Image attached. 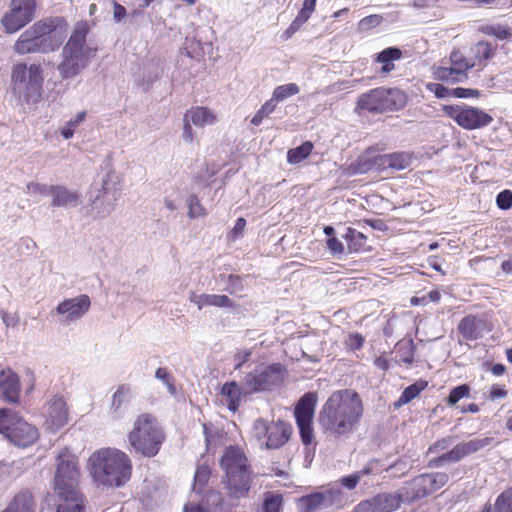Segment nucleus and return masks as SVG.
Returning a JSON list of instances; mask_svg holds the SVG:
<instances>
[{"label":"nucleus","mask_w":512,"mask_h":512,"mask_svg":"<svg viewBox=\"0 0 512 512\" xmlns=\"http://www.w3.org/2000/svg\"><path fill=\"white\" fill-rule=\"evenodd\" d=\"M0 433L20 448L32 445L38 439V430L8 408H0Z\"/></svg>","instance_id":"9"},{"label":"nucleus","mask_w":512,"mask_h":512,"mask_svg":"<svg viewBox=\"0 0 512 512\" xmlns=\"http://www.w3.org/2000/svg\"><path fill=\"white\" fill-rule=\"evenodd\" d=\"M483 34L494 36L498 40H509L512 38V29L501 24H486L479 28Z\"/></svg>","instance_id":"41"},{"label":"nucleus","mask_w":512,"mask_h":512,"mask_svg":"<svg viewBox=\"0 0 512 512\" xmlns=\"http://www.w3.org/2000/svg\"><path fill=\"white\" fill-rule=\"evenodd\" d=\"M364 413L360 395L352 389L333 392L322 406L318 421L324 433L339 439L348 438Z\"/></svg>","instance_id":"1"},{"label":"nucleus","mask_w":512,"mask_h":512,"mask_svg":"<svg viewBox=\"0 0 512 512\" xmlns=\"http://www.w3.org/2000/svg\"><path fill=\"white\" fill-rule=\"evenodd\" d=\"M480 94L479 90L471 88L457 87L451 89L452 98H471L478 97Z\"/></svg>","instance_id":"59"},{"label":"nucleus","mask_w":512,"mask_h":512,"mask_svg":"<svg viewBox=\"0 0 512 512\" xmlns=\"http://www.w3.org/2000/svg\"><path fill=\"white\" fill-rule=\"evenodd\" d=\"M313 150V143L305 141L301 145L291 148L287 152V161L292 165H296L309 157Z\"/></svg>","instance_id":"40"},{"label":"nucleus","mask_w":512,"mask_h":512,"mask_svg":"<svg viewBox=\"0 0 512 512\" xmlns=\"http://www.w3.org/2000/svg\"><path fill=\"white\" fill-rule=\"evenodd\" d=\"M163 73V69L157 63H150L147 66V72L143 78V87L145 90H149L153 83L157 81Z\"/></svg>","instance_id":"47"},{"label":"nucleus","mask_w":512,"mask_h":512,"mask_svg":"<svg viewBox=\"0 0 512 512\" xmlns=\"http://www.w3.org/2000/svg\"><path fill=\"white\" fill-rule=\"evenodd\" d=\"M187 204H188V216L191 219L198 218L200 216L205 215V209L200 203V200L197 195L190 194L187 198Z\"/></svg>","instance_id":"50"},{"label":"nucleus","mask_w":512,"mask_h":512,"mask_svg":"<svg viewBox=\"0 0 512 512\" xmlns=\"http://www.w3.org/2000/svg\"><path fill=\"white\" fill-rule=\"evenodd\" d=\"M481 512H512V488L503 491L494 506L486 504Z\"/></svg>","instance_id":"38"},{"label":"nucleus","mask_w":512,"mask_h":512,"mask_svg":"<svg viewBox=\"0 0 512 512\" xmlns=\"http://www.w3.org/2000/svg\"><path fill=\"white\" fill-rule=\"evenodd\" d=\"M402 57V51L398 47H388L376 55L375 61L382 64L381 72L387 74L394 68V61Z\"/></svg>","instance_id":"33"},{"label":"nucleus","mask_w":512,"mask_h":512,"mask_svg":"<svg viewBox=\"0 0 512 512\" xmlns=\"http://www.w3.org/2000/svg\"><path fill=\"white\" fill-rule=\"evenodd\" d=\"M121 193L120 177L114 171H108L101 181V186H93L89 191L92 208L100 217L108 216L114 210Z\"/></svg>","instance_id":"10"},{"label":"nucleus","mask_w":512,"mask_h":512,"mask_svg":"<svg viewBox=\"0 0 512 512\" xmlns=\"http://www.w3.org/2000/svg\"><path fill=\"white\" fill-rule=\"evenodd\" d=\"M403 501L401 493H380L361 501L354 508V512H391L399 508Z\"/></svg>","instance_id":"21"},{"label":"nucleus","mask_w":512,"mask_h":512,"mask_svg":"<svg viewBox=\"0 0 512 512\" xmlns=\"http://www.w3.org/2000/svg\"><path fill=\"white\" fill-rule=\"evenodd\" d=\"M221 467L225 470L223 483L234 498L247 495L250 490V470L248 460L238 446H229L221 457Z\"/></svg>","instance_id":"6"},{"label":"nucleus","mask_w":512,"mask_h":512,"mask_svg":"<svg viewBox=\"0 0 512 512\" xmlns=\"http://www.w3.org/2000/svg\"><path fill=\"white\" fill-rule=\"evenodd\" d=\"M56 471L54 476V492L80 491V469L78 458L68 448L61 449L56 455Z\"/></svg>","instance_id":"11"},{"label":"nucleus","mask_w":512,"mask_h":512,"mask_svg":"<svg viewBox=\"0 0 512 512\" xmlns=\"http://www.w3.org/2000/svg\"><path fill=\"white\" fill-rule=\"evenodd\" d=\"M454 440L455 437L453 436H446L438 439L428 447L427 454L439 453L447 450L454 443Z\"/></svg>","instance_id":"53"},{"label":"nucleus","mask_w":512,"mask_h":512,"mask_svg":"<svg viewBox=\"0 0 512 512\" xmlns=\"http://www.w3.org/2000/svg\"><path fill=\"white\" fill-rule=\"evenodd\" d=\"M47 417L51 428L59 429L63 427L68 420V410L66 402L62 397H54L48 403Z\"/></svg>","instance_id":"24"},{"label":"nucleus","mask_w":512,"mask_h":512,"mask_svg":"<svg viewBox=\"0 0 512 512\" xmlns=\"http://www.w3.org/2000/svg\"><path fill=\"white\" fill-rule=\"evenodd\" d=\"M485 322L473 315L464 317L458 324V332L468 341H474L483 336Z\"/></svg>","instance_id":"27"},{"label":"nucleus","mask_w":512,"mask_h":512,"mask_svg":"<svg viewBox=\"0 0 512 512\" xmlns=\"http://www.w3.org/2000/svg\"><path fill=\"white\" fill-rule=\"evenodd\" d=\"M87 22L79 21L63 47L62 61L58 65V71L62 79H70L77 76L88 66L91 58L95 56L96 49L86 45L89 33Z\"/></svg>","instance_id":"4"},{"label":"nucleus","mask_w":512,"mask_h":512,"mask_svg":"<svg viewBox=\"0 0 512 512\" xmlns=\"http://www.w3.org/2000/svg\"><path fill=\"white\" fill-rule=\"evenodd\" d=\"M496 205L501 210H509L512 207V191L502 190L496 196Z\"/></svg>","instance_id":"55"},{"label":"nucleus","mask_w":512,"mask_h":512,"mask_svg":"<svg viewBox=\"0 0 512 512\" xmlns=\"http://www.w3.org/2000/svg\"><path fill=\"white\" fill-rule=\"evenodd\" d=\"M67 27L63 17L41 19L19 36L14 51L19 55L55 51L62 45Z\"/></svg>","instance_id":"2"},{"label":"nucleus","mask_w":512,"mask_h":512,"mask_svg":"<svg viewBox=\"0 0 512 512\" xmlns=\"http://www.w3.org/2000/svg\"><path fill=\"white\" fill-rule=\"evenodd\" d=\"M407 102L404 92L397 88L378 87L362 93L356 103V111H366L372 114L397 111Z\"/></svg>","instance_id":"8"},{"label":"nucleus","mask_w":512,"mask_h":512,"mask_svg":"<svg viewBox=\"0 0 512 512\" xmlns=\"http://www.w3.org/2000/svg\"><path fill=\"white\" fill-rule=\"evenodd\" d=\"M495 50L496 46H493L491 43L479 41L471 47L472 61H475L476 65H480L491 59L495 54Z\"/></svg>","instance_id":"34"},{"label":"nucleus","mask_w":512,"mask_h":512,"mask_svg":"<svg viewBox=\"0 0 512 512\" xmlns=\"http://www.w3.org/2000/svg\"><path fill=\"white\" fill-rule=\"evenodd\" d=\"M189 300L190 302L197 305L199 310L206 306H215L221 308H232L234 306V302L226 295L196 294L195 292H191Z\"/></svg>","instance_id":"28"},{"label":"nucleus","mask_w":512,"mask_h":512,"mask_svg":"<svg viewBox=\"0 0 512 512\" xmlns=\"http://www.w3.org/2000/svg\"><path fill=\"white\" fill-rule=\"evenodd\" d=\"M248 394L243 384L236 381L226 382L221 388V395L226 398L227 408L232 412L238 410L242 397Z\"/></svg>","instance_id":"30"},{"label":"nucleus","mask_w":512,"mask_h":512,"mask_svg":"<svg viewBox=\"0 0 512 512\" xmlns=\"http://www.w3.org/2000/svg\"><path fill=\"white\" fill-rule=\"evenodd\" d=\"M0 317L7 327H15L19 322V316L16 313L9 314L3 309H0Z\"/></svg>","instance_id":"60"},{"label":"nucleus","mask_w":512,"mask_h":512,"mask_svg":"<svg viewBox=\"0 0 512 512\" xmlns=\"http://www.w3.org/2000/svg\"><path fill=\"white\" fill-rule=\"evenodd\" d=\"M35 9L36 0H12L10 10L1 19L5 31L11 34L26 26L32 21Z\"/></svg>","instance_id":"19"},{"label":"nucleus","mask_w":512,"mask_h":512,"mask_svg":"<svg viewBox=\"0 0 512 512\" xmlns=\"http://www.w3.org/2000/svg\"><path fill=\"white\" fill-rule=\"evenodd\" d=\"M371 468L366 467L352 474L342 476L338 482L340 485L348 490H353L360 482L363 476L370 474Z\"/></svg>","instance_id":"45"},{"label":"nucleus","mask_w":512,"mask_h":512,"mask_svg":"<svg viewBox=\"0 0 512 512\" xmlns=\"http://www.w3.org/2000/svg\"><path fill=\"white\" fill-rule=\"evenodd\" d=\"M128 440L136 453L150 458L158 454L165 435L153 416L142 414L134 421Z\"/></svg>","instance_id":"7"},{"label":"nucleus","mask_w":512,"mask_h":512,"mask_svg":"<svg viewBox=\"0 0 512 512\" xmlns=\"http://www.w3.org/2000/svg\"><path fill=\"white\" fill-rule=\"evenodd\" d=\"M284 379V367L280 363L258 365L243 379L247 393L271 391L279 387Z\"/></svg>","instance_id":"13"},{"label":"nucleus","mask_w":512,"mask_h":512,"mask_svg":"<svg viewBox=\"0 0 512 512\" xmlns=\"http://www.w3.org/2000/svg\"><path fill=\"white\" fill-rule=\"evenodd\" d=\"M187 114L189 121L198 127L211 125L215 122L214 114L206 107L192 108Z\"/></svg>","instance_id":"37"},{"label":"nucleus","mask_w":512,"mask_h":512,"mask_svg":"<svg viewBox=\"0 0 512 512\" xmlns=\"http://www.w3.org/2000/svg\"><path fill=\"white\" fill-rule=\"evenodd\" d=\"M470 387L467 384H461L451 389L449 395L446 398V404L448 406L456 405L461 399L469 397Z\"/></svg>","instance_id":"48"},{"label":"nucleus","mask_w":512,"mask_h":512,"mask_svg":"<svg viewBox=\"0 0 512 512\" xmlns=\"http://www.w3.org/2000/svg\"><path fill=\"white\" fill-rule=\"evenodd\" d=\"M210 478V469L206 465L199 466L194 476V491L200 492Z\"/></svg>","instance_id":"51"},{"label":"nucleus","mask_w":512,"mask_h":512,"mask_svg":"<svg viewBox=\"0 0 512 512\" xmlns=\"http://www.w3.org/2000/svg\"><path fill=\"white\" fill-rule=\"evenodd\" d=\"M184 125H183V133L182 138L186 143H191L194 139L193 129L191 127V122L189 121L188 114L184 117Z\"/></svg>","instance_id":"61"},{"label":"nucleus","mask_w":512,"mask_h":512,"mask_svg":"<svg viewBox=\"0 0 512 512\" xmlns=\"http://www.w3.org/2000/svg\"><path fill=\"white\" fill-rule=\"evenodd\" d=\"M365 342L364 337L359 333H351L345 340V347L350 351H356L362 348Z\"/></svg>","instance_id":"56"},{"label":"nucleus","mask_w":512,"mask_h":512,"mask_svg":"<svg viewBox=\"0 0 512 512\" xmlns=\"http://www.w3.org/2000/svg\"><path fill=\"white\" fill-rule=\"evenodd\" d=\"M19 246L22 251L25 250L29 254H32L37 247L35 241L29 237L21 238Z\"/></svg>","instance_id":"63"},{"label":"nucleus","mask_w":512,"mask_h":512,"mask_svg":"<svg viewBox=\"0 0 512 512\" xmlns=\"http://www.w3.org/2000/svg\"><path fill=\"white\" fill-rule=\"evenodd\" d=\"M448 64L454 65L456 68L468 73L470 69L476 66L475 61L466 58L459 50H453L450 53Z\"/></svg>","instance_id":"43"},{"label":"nucleus","mask_w":512,"mask_h":512,"mask_svg":"<svg viewBox=\"0 0 512 512\" xmlns=\"http://www.w3.org/2000/svg\"><path fill=\"white\" fill-rule=\"evenodd\" d=\"M381 21H382V17L379 15L374 14V15L366 16L360 20L359 29L361 31L369 30L371 28L378 26L381 23Z\"/></svg>","instance_id":"58"},{"label":"nucleus","mask_w":512,"mask_h":512,"mask_svg":"<svg viewBox=\"0 0 512 512\" xmlns=\"http://www.w3.org/2000/svg\"><path fill=\"white\" fill-rule=\"evenodd\" d=\"M277 108V104L271 98L267 100L251 119V124L259 126L262 121L269 117Z\"/></svg>","instance_id":"46"},{"label":"nucleus","mask_w":512,"mask_h":512,"mask_svg":"<svg viewBox=\"0 0 512 512\" xmlns=\"http://www.w3.org/2000/svg\"><path fill=\"white\" fill-rule=\"evenodd\" d=\"M81 194L77 190H70L62 185H55L52 190L53 207L71 208L80 203Z\"/></svg>","instance_id":"26"},{"label":"nucleus","mask_w":512,"mask_h":512,"mask_svg":"<svg viewBox=\"0 0 512 512\" xmlns=\"http://www.w3.org/2000/svg\"><path fill=\"white\" fill-rule=\"evenodd\" d=\"M416 345L412 339H402L395 345V353L400 362L411 365L414 362Z\"/></svg>","instance_id":"35"},{"label":"nucleus","mask_w":512,"mask_h":512,"mask_svg":"<svg viewBox=\"0 0 512 512\" xmlns=\"http://www.w3.org/2000/svg\"><path fill=\"white\" fill-rule=\"evenodd\" d=\"M282 495L279 493H268L262 505V512H280L282 506Z\"/></svg>","instance_id":"49"},{"label":"nucleus","mask_w":512,"mask_h":512,"mask_svg":"<svg viewBox=\"0 0 512 512\" xmlns=\"http://www.w3.org/2000/svg\"><path fill=\"white\" fill-rule=\"evenodd\" d=\"M411 157L406 152H394L385 154L378 158V164L383 167L392 168L394 170H403L409 167Z\"/></svg>","instance_id":"32"},{"label":"nucleus","mask_w":512,"mask_h":512,"mask_svg":"<svg viewBox=\"0 0 512 512\" xmlns=\"http://www.w3.org/2000/svg\"><path fill=\"white\" fill-rule=\"evenodd\" d=\"M317 395L307 392L300 397L294 408V417L299 430L301 441L304 445H310L314 440L312 427Z\"/></svg>","instance_id":"16"},{"label":"nucleus","mask_w":512,"mask_h":512,"mask_svg":"<svg viewBox=\"0 0 512 512\" xmlns=\"http://www.w3.org/2000/svg\"><path fill=\"white\" fill-rule=\"evenodd\" d=\"M0 389L5 402L16 404L20 399V380L10 368L0 370Z\"/></svg>","instance_id":"23"},{"label":"nucleus","mask_w":512,"mask_h":512,"mask_svg":"<svg viewBox=\"0 0 512 512\" xmlns=\"http://www.w3.org/2000/svg\"><path fill=\"white\" fill-rule=\"evenodd\" d=\"M427 89L439 99L452 98L451 89L440 83H428Z\"/></svg>","instance_id":"57"},{"label":"nucleus","mask_w":512,"mask_h":512,"mask_svg":"<svg viewBox=\"0 0 512 512\" xmlns=\"http://www.w3.org/2000/svg\"><path fill=\"white\" fill-rule=\"evenodd\" d=\"M3 512H35L34 496L28 489L21 490Z\"/></svg>","instance_id":"31"},{"label":"nucleus","mask_w":512,"mask_h":512,"mask_svg":"<svg viewBox=\"0 0 512 512\" xmlns=\"http://www.w3.org/2000/svg\"><path fill=\"white\" fill-rule=\"evenodd\" d=\"M56 512H85L84 499L81 491L56 493Z\"/></svg>","instance_id":"25"},{"label":"nucleus","mask_w":512,"mask_h":512,"mask_svg":"<svg viewBox=\"0 0 512 512\" xmlns=\"http://www.w3.org/2000/svg\"><path fill=\"white\" fill-rule=\"evenodd\" d=\"M43 76L39 64L18 63L11 73V90L17 103L31 109L42 97Z\"/></svg>","instance_id":"5"},{"label":"nucleus","mask_w":512,"mask_h":512,"mask_svg":"<svg viewBox=\"0 0 512 512\" xmlns=\"http://www.w3.org/2000/svg\"><path fill=\"white\" fill-rule=\"evenodd\" d=\"M443 112L466 130H476L488 126L493 118L488 113L472 106L444 105Z\"/></svg>","instance_id":"17"},{"label":"nucleus","mask_w":512,"mask_h":512,"mask_svg":"<svg viewBox=\"0 0 512 512\" xmlns=\"http://www.w3.org/2000/svg\"><path fill=\"white\" fill-rule=\"evenodd\" d=\"M133 398V389L130 384H120L117 386L111 398L109 415L114 420L124 418Z\"/></svg>","instance_id":"22"},{"label":"nucleus","mask_w":512,"mask_h":512,"mask_svg":"<svg viewBox=\"0 0 512 512\" xmlns=\"http://www.w3.org/2000/svg\"><path fill=\"white\" fill-rule=\"evenodd\" d=\"M343 238L347 242L348 250L350 253L364 250L367 237L362 232H359L354 228L348 227Z\"/></svg>","instance_id":"39"},{"label":"nucleus","mask_w":512,"mask_h":512,"mask_svg":"<svg viewBox=\"0 0 512 512\" xmlns=\"http://www.w3.org/2000/svg\"><path fill=\"white\" fill-rule=\"evenodd\" d=\"M347 497L339 488H329L301 496L297 500L299 512H330L344 507Z\"/></svg>","instance_id":"14"},{"label":"nucleus","mask_w":512,"mask_h":512,"mask_svg":"<svg viewBox=\"0 0 512 512\" xmlns=\"http://www.w3.org/2000/svg\"><path fill=\"white\" fill-rule=\"evenodd\" d=\"M253 433L259 441L265 439L264 444L267 449H277L289 440L291 430L283 421L268 422L258 418L253 424Z\"/></svg>","instance_id":"18"},{"label":"nucleus","mask_w":512,"mask_h":512,"mask_svg":"<svg viewBox=\"0 0 512 512\" xmlns=\"http://www.w3.org/2000/svg\"><path fill=\"white\" fill-rule=\"evenodd\" d=\"M221 278H226L227 286L223 289L229 294L233 295L243 290V279L234 274H230L227 277L220 275Z\"/></svg>","instance_id":"52"},{"label":"nucleus","mask_w":512,"mask_h":512,"mask_svg":"<svg viewBox=\"0 0 512 512\" xmlns=\"http://www.w3.org/2000/svg\"><path fill=\"white\" fill-rule=\"evenodd\" d=\"M492 445H494V438L492 437L474 438L467 442H460L452 449L431 458L427 463V467L442 468L446 465L460 462L463 458Z\"/></svg>","instance_id":"15"},{"label":"nucleus","mask_w":512,"mask_h":512,"mask_svg":"<svg viewBox=\"0 0 512 512\" xmlns=\"http://www.w3.org/2000/svg\"><path fill=\"white\" fill-rule=\"evenodd\" d=\"M327 246L333 254H341L344 252L343 243L336 237H331L327 240Z\"/></svg>","instance_id":"62"},{"label":"nucleus","mask_w":512,"mask_h":512,"mask_svg":"<svg viewBox=\"0 0 512 512\" xmlns=\"http://www.w3.org/2000/svg\"><path fill=\"white\" fill-rule=\"evenodd\" d=\"M55 185H47V184H40L36 182H29L27 184V193L34 195V194H40L44 196L50 195L52 197V190L54 189Z\"/></svg>","instance_id":"54"},{"label":"nucleus","mask_w":512,"mask_h":512,"mask_svg":"<svg viewBox=\"0 0 512 512\" xmlns=\"http://www.w3.org/2000/svg\"><path fill=\"white\" fill-rule=\"evenodd\" d=\"M299 92L300 87L296 83H288L277 86L272 93L271 99L274 100L276 104H278L279 102H283L287 98L294 96Z\"/></svg>","instance_id":"42"},{"label":"nucleus","mask_w":512,"mask_h":512,"mask_svg":"<svg viewBox=\"0 0 512 512\" xmlns=\"http://www.w3.org/2000/svg\"><path fill=\"white\" fill-rule=\"evenodd\" d=\"M89 467L94 480L104 486L121 487L131 477L132 465L129 457L117 449H101L89 458Z\"/></svg>","instance_id":"3"},{"label":"nucleus","mask_w":512,"mask_h":512,"mask_svg":"<svg viewBox=\"0 0 512 512\" xmlns=\"http://www.w3.org/2000/svg\"><path fill=\"white\" fill-rule=\"evenodd\" d=\"M86 118V111H80L76 114L73 119H70L65 125L62 127L60 134L61 136L68 140L74 136L76 128L84 122Z\"/></svg>","instance_id":"44"},{"label":"nucleus","mask_w":512,"mask_h":512,"mask_svg":"<svg viewBox=\"0 0 512 512\" xmlns=\"http://www.w3.org/2000/svg\"><path fill=\"white\" fill-rule=\"evenodd\" d=\"M428 386V382L426 380L419 379L415 383L407 386L401 393L397 402H395V406L399 407L405 404H408L413 399H415L424 389Z\"/></svg>","instance_id":"36"},{"label":"nucleus","mask_w":512,"mask_h":512,"mask_svg":"<svg viewBox=\"0 0 512 512\" xmlns=\"http://www.w3.org/2000/svg\"><path fill=\"white\" fill-rule=\"evenodd\" d=\"M433 75L436 80L447 82V83H462L468 79V73L456 68L448 62H443L440 66L433 68Z\"/></svg>","instance_id":"29"},{"label":"nucleus","mask_w":512,"mask_h":512,"mask_svg":"<svg viewBox=\"0 0 512 512\" xmlns=\"http://www.w3.org/2000/svg\"><path fill=\"white\" fill-rule=\"evenodd\" d=\"M301 26L302 24L294 19L289 27L283 32L282 38L285 40L291 38L301 28Z\"/></svg>","instance_id":"64"},{"label":"nucleus","mask_w":512,"mask_h":512,"mask_svg":"<svg viewBox=\"0 0 512 512\" xmlns=\"http://www.w3.org/2000/svg\"><path fill=\"white\" fill-rule=\"evenodd\" d=\"M91 301L88 295L82 294L74 298L65 299L55 308V312L63 316L62 324L70 325L81 319L90 309Z\"/></svg>","instance_id":"20"},{"label":"nucleus","mask_w":512,"mask_h":512,"mask_svg":"<svg viewBox=\"0 0 512 512\" xmlns=\"http://www.w3.org/2000/svg\"><path fill=\"white\" fill-rule=\"evenodd\" d=\"M448 481L449 475L446 472L419 474L404 483L401 490L403 501L411 503L426 498L444 487Z\"/></svg>","instance_id":"12"}]
</instances>
